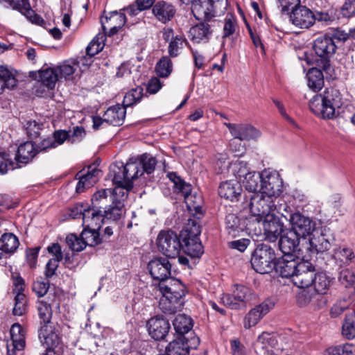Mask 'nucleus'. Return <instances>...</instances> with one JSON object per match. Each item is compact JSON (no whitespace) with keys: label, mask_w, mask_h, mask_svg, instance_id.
<instances>
[{"label":"nucleus","mask_w":355,"mask_h":355,"mask_svg":"<svg viewBox=\"0 0 355 355\" xmlns=\"http://www.w3.org/2000/svg\"><path fill=\"white\" fill-rule=\"evenodd\" d=\"M343 97L334 87L326 88L322 94L314 95L309 101V108L317 116L332 119L340 114Z\"/></svg>","instance_id":"1"},{"label":"nucleus","mask_w":355,"mask_h":355,"mask_svg":"<svg viewBox=\"0 0 355 355\" xmlns=\"http://www.w3.org/2000/svg\"><path fill=\"white\" fill-rule=\"evenodd\" d=\"M155 290L162 295L159 308L163 313L171 315L181 310L183 306L182 297L185 292L184 286L180 281L171 279L168 284L162 282Z\"/></svg>","instance_id":"2"},{"label":"nucleus","mask_w":355,"mask_h":355,"mask_svg":"<svg viewBox=\"0 0 355 355\" xmlns=\"http://www.w3.org/2000/svg\"><path fill=\"white\" fill-rule=\"evenodd\" d=\"M201 227L195 219H189L185 229L181 232L182 250L191 258H198L203 254V247L199 236Z\"/></svg>","instance_id":"3"},{"label":"nucleus","mask_w":355,"mask_h":355,"mask_svg":"<svg viewBox=\"0 0 355 355\" xmlns=\"http://www.w3.org/2000/svg\"><path fill=\"white\" fill-rule=\"evenodd\" d=\"M110 168L114 184L125 187L127 191H130L133 187V181L142 175L141 164L136 160L130 159L125 165L123 163L114 164Z\"/></svg>","instance_id":"4"},{"label":"nucleus","mask_w":355,"mask_h":355,"mask_svg":"<svg viewBox=\"0 0 355 355\" xmlns=\"http://www.w3.org/2000/svg\"><path fill=\"white\" fill-rule=\"evenodd\" d=\"M191 3L196 19L205 21L223 14L227 6V0H193Z\"/></svg>","instance_id":"5"},{"label":"nucleus","mask_w":355,"mask_h":355,"mask_svg":"<svg viewBox=\"0 0 355 355\" xmlns=\"http://www.w3.org/2000/svg\"><path fill=\"white\" fill-rule=\"evenodd\" d=\"M167 176L173 183L175 191L184 196V202L189 211H193L196 214H201L203 204L202 196L197 193H192L191 185L185 182L176 173H168Z\"/></svg>","instance_id":"6"},{"label":"nucleus","mask_w":355,"mask_h":355,"mask_svg":"<svg viewBox=\"0 0 355 355\" xmlns=\"http://www.w3.org/2000/svg\"><path fill=\"white\" fill-rule=\"evenodd\" d=\"M313 48L318 57L313 61L308 60V62L327 71L330 67L329 58L337 49L334 39L327 35L320 36L315 40Z\"/></svg>","instance_id":"7"},{"label":"nucleus","mask_w":355,"mask_h":355,"mask_svg":"<svg viewBox=\"0 0 355 355\" xmlns=\"http://www.w3.org/2000/svg\"><path fill=\"white\" fill-rule=\"evenodd\" d=\"M276 200L274 198L261 192L253 194L249 205L250 220L260 223L266 215L272 214V211L277 209Z\"/></svg>","instance_id":"8"},{"label":"nucleus","mask_w":355,"mask_h":355,"mask_svg":"<svg viewBox=\"0 0 355 355\" xmlns=\"http://www.w3.org/2000/svg\"><path fill=\"white\" fill-rule=\"evenodd\" d=\"M275 260L274 250L270 245L261 243L258 245L254 251L250 262L257 272L266 274L272 270Z\"/></svg>","instance_id":"9"},{"label":"nucleus","mask_w":355,"mask_h":355,"mask_svg":"<svg viewBox=\"0 0 355 355\" xmlns=\"http://www.w3.org/2000/svg\"><path fill=\"white\" fill-rule=\"evenodd\" d=\"M257 299V293L251 288L243 285H236L232 294L223 295L221 302L231 309H240Z\"/></svg>","instance_id":"10"},{"label":"nucleus","mask_w":355,"mask_h":355,"mask_svg":"<svg viewBox=\"0 0 355 355\" xmlns=\"http://www.w3.org/2000/svg\"><path fill=\"white\" fill-rule=\"evenodd\" d=\"M159 250L168 258H175L180 254L182 244L178 235L172 230L161 231L157 238Z\"/></svg>","instance_id":"11"},{"label":"nucleus","mask_w":355,"mask_h":355,"mask_svg":"<svg viewBox=\"0 0 355 355\" xmlns=\"http://www.w3.org/2000/svg\"><path fill=\"white\" fill-rule=\"evenodd\" d=\"M148 268L153 278L159 281L158 283L150 285L153 290L159 288L161 283L168 284L171 279H174L170 278L171 263L165 257H159L152 259L148 264Z\"/></svg>","instance_id":"12"},{"label":"nucleus","mask_w":355,"mask_h":355,"mask_svg":"<svg viewBox=\"0 0 355 355\" xmlns=\"http://www.w3.org/2000/svg\"><path fill=\"white\" fill-rule=\"evenodd\" d=\"M283 180L277 171L269 168L262 171V182L260 184L261 193L277 200L283 191Z\"/></svg>","instance_id":"13"},{"label":"nucleus","mask_w":355,"mask_h":355,"mask_svg":"<svg viewBox=\"0 0 355 355\" xmlns=\"http://www.w3.org/2000/svg\"><path fill=\"white\" fill-rule=\"evenodd\" d=\"M291 216L290 219L291 228L290 230L302 239V243H304L307 237L312 236L316 229V223L313 219L299 211L295 212Z\"/></svg>","instance_id":"14"},{"label":"nucleus","mask_w":355,"mask_h":355,"mask_svg":"<svg viewBox=\"0 0 355 355\" xmlns=\"http://www.w3.org/2000/svg\"><path fill=\"white\" fill-rule=\"evenodd\" d=\"M73 218L82 217L83 225L87 227L98 230L103 221L105 214L103 209L94 207L85 209L83 205L77 206L71 210Z\"/></svg>","instance_id":"15"},{"label":"nucleus","mask_w":355,"mask_h":355,"mask_svg":"<svg viewBox=\"0 0 355 355\" xmlns=\"http://www.w3.org/2000/svg\"><path fill=\"white\" fill-rule=\"evenodd\" d=\"M190 332V338L186 336H177V338L170 342L166 347L167 355H189V349H196L200 344L198 337L192 335Z\"/></svg>","instance_id":"16"},{"label":"nucleus","mask_w":355,"mask_h":355,"mask_svg":"<svg viewBox=\"0 0 355 355\" xmlns=\"http://www.w3.org/2000/svg\"><path fill=\"white\" fill-rule=\"evenodd\" d=\"M334 241V238L330 234L322 232L319 235L312 234L302 243V248H300L299 251L305 250L311 254L324 252L331 248Z\"/></svg>","instance_id":"17"},{"label":"nucleus","mask_w":355,"mask_h":355,"mask_svg":"<svg viewBox=\"0 0 355 355\" xmlns=\"http://www.w3.org/2000/svg\"><path fill=\"white\" fill-rule=\"evenodd\" d=\"M315 275V267L313 264L308 261L302 259L299 263L292 282L299 288H307L312 286Z\"/></svg>","instance_id":"18"},{"label":"nucleus","mask_w":355,"mask_h":355,"mask_svg":"<svg viewBox=\"0 0 355 355\" xmlns=\"http://www.w3.org/2000/svg\"><path fill=\"white\" fill-rule=\"evenodd\" d=\"M60 307V300L56 295L55 291H50L47 297L43 300H38L37 302V309L38 315L43 324H50L53 311L52 306Z\"/></svg>","instance_id":"19"},{"label":"nucleus","mask_w":355,"mask_h":355,"mask_svg":"<svg viewBox=\"0 0 355 355\" xmlns=\"http://www.w3.org/2000/svg\"><path fill=\"white\" fill-rule=\"evenodd\" d=\"M275 306V302L271 299H266L259 305L250 309L243 319V327L250 329L257 325L259 322Z\"/></svg>","instance_id":"20"},{"label":"nucleus","mask_w":355,"mask_h":355,"mask_svg":"<svg viewBox=\"0 0 355 355\" xmlns=\"http://www.w3.org/2000/svg\"><path fill=\"white\" fill-rule=\"evenodd\" d=\"M230 134L240 141L255 140L261 136V132L249 123H225Z\"/></svg>","instance_id":"21"},{"label":"nucleus","mask_w":355,"mask_h":355,"mask_svg":"<svg viewBox=\"0 0 355 355\" xmlns=\"http://www.w3.org/2000/svg\"><path fill=\"white\" fill-rule=\"evenodd\" d=\"M103 33L105 36H112L116 34L126 22L124 13L113 11L103 17L101 19Z\"/></svg>","instance_id":"22"},{"label":"nucleus","mask_w":355,"mask_h":355,"mask_svg":"<svg viewBox=\"0 0 355 355\" xmlns=\"http://www.w3.org/2000/svg\"><path fill=\"white\" fill-rule=\"evenodd\" d=\"M299 263L297 255H282L275 261L273 268L282 277L291 278L292 280Z\"/></svg>","instance_id":"23"},{"label":"nucleus","mask_w":355,"mask_h":355,"mask_svg":"<svg viewBox=\"0 0 355 355\" xmlns=\"http://www.w3.org/2000/svg\"><path fill=\"white\" fill-rule=\"evenodd\" d=\"M290 20L295 26L309 28L315 23L314 13L306 6L300 5L292 9Z\"/></svg>","instance_id":"24"},{"label":"nucleus","mask_w":355,"mask_h":355,"mask_svg":"<svg viewBox=\"0 0 355 355\" xmlns=\"http://www.w3.org/2000/svg\"><path fill=\"white\" fill-rule=\"evenodd\" d=\"M101 176V171L94 166H88L87 172L85 173L83 171H79L76 175V178L78 180L76 187V192L82 193L86 189L93 187Z\"/></svg>","instance_id":"25"},{"label":"nucleus","mask_w":355,"mask_h":355,"mask_svg":"<svg viewBox=\"0 0 355 355\" xmlns=\"http://www.w3.org/2000/svg\"><path fill=\"white\" fill-rule=\"evenodd\" d=\"M264 234L270 242H275L283 232L284 225L274 214L266 215L262 220Z\"/></svg>","instance_id":"26"},{"label":"nucleus","mask_w":355,"mask_h":355,"mask_svg":"<svg viewBox=\"0 0 355 355\" xmlns=\"http://www.w3.org/2000/svg\"><path fill=\"white\" fill-rule=\"evenodd\" d=\"M146 328L148 334L156 340H163L170 329L168 321L162 317L155 316L147 321Z\"/></svg>","instance_id":"27"},{"label":"nucleus","mask_w":355,"mask_h":355,"mask_svg":"<svg viewBox=\"0 0 355 355\" xmlns=\"http://www.w3.org/2000/svg\"><path fill=\"white\" fill-rule=\"evenodd\" d=\"M302 243V239L295 232L288 230L284 232L279 241V250L283 255H297V247Z\"/></svg>","instance_id":"28"},{"label":"nucleus","mask_w":355,"mask_h":355,"mask_svg":"<svg viewBox=\"0 0 355 355\" xmlns=\"http://www.w3.org/2000/svg\"><path fill=\"white\" fill-rule=\"evenodd\" d=\"M35 74V78L37 80V85L35 87H43L42 92L45 91L44 88L53 89L58 80H59V75L58 70L55 68H46L41 69L37 73L32 72Z\"/></svg>","instance_id":"29"},{"label":"nucleus","mask_w":355,"mask_h":355,"mask_svg":"<svg viewBox=\"0 0 355 355\" xmlns=\"http://www.w3.org/2000/svg\"><path fill=\"white\" fill-rule=\"evenodd\" d=\"M3 2L8 3L13 9L19 11L32 23L38 25L44 23L43 19L31 9L29 0H0V3Z\"/></svg>","instance_id":"30"},{"label":"nucleus","mask_w":355,"mask_h":355,"mask_svg":"<svg viewBox=\"0 0 355 355\" xmlns=\"http://www.w3.org/2000/svg\"><path fill=\"white\" fill-rule=\"evenodd\" d=\"M176 12L175 6L167 1H159L152 7V13L155 18L162 24L173 19Z\"/></svg>","instance_id":"31"},{"label":"nucleus","mask_w":355,"mask_h":355,"mask_svg":"<svg viewBox=\"0 0 355 355\" xmlns=\"http://www.w3.org/2000/svg\"><path fill=\"white\" fill-rule=\"evenodd\" d=\"M242 187L239 180H231L222 182L218 187L219 196L232 202L238 201L242 193Z\"/></svg>","instance_id":"32"},{"label":"nucleus","mask_w":355,"mask_h":355,"mask_svg":"<svg viewBox=\"0 0 355 355\" xmlns=\"http://www.w3.org/2000/svg\"><path fill=\"white\" fill-rule=\"evenodd\" d=\"M209 22L202 21L190 28L189 37L193 42L206 43L210 40L213 31Z\"/></svg>","instance_id":"33"},{"label":"nucleus","mask_w":355,"mask_h":355,"mask_svg":"<svg viewBox=\"0 0 355 355\" xmlns=\"http://www.w3.org/2000/svg\"><path fill=\"white\" fill-rule=\"evenodd\" d=\"M38 337L43 346L48 349H55L60 343V338L49 324H43L39 330Z\"/></svg>","instance_id":"34"},{"label":"nucleus","mask_w":355,"mask_h":355,"mask_svg":"<svg viewBox=\"0 0 355 355\" xmlns=\"http://www.w3.org/2000/svg\"><path fill=\"white\" fill-rule=\"evenodd\" d=\"M37 153L35 144L31 141H27L21 144L17 149V154L15 155V161H12L8 155V158L15 163L16 167L15 168L20 167L19 163L27 164L29 162Z\"/></svg>","instance_id":"35"},{"label":"nucleus","mask_w":355,"mask_h":355,"mask_svg":"<svg viewBox=\"0 0 355 355\" xmlns=\"http://www.w3.org/2000/svg\"><path fill=\"white\" fill-rule=\"evenodd\" d=\"M277 344V340L274 335L268 332H263L258 336L254 343V347L257 354L260 355H269Z\"/></svg>","instance_id":"36"},{"label":"nucleus","mask_w":355,"mask_h":355,"mask_svg":"<svg viewBox=\"0 0 355 355\" xmlns=\"http://www.w3.org/2000/svg\"><path fill=\"white\" fill-rule=\"evenodd\" d=\"M125 109L119 104L109 107L103 114L104 121L114 126L122 125L125 118Z\"/></svg>","instance_id":"37"},{"label":"nucleus","mask_w":355,"mask_h":355,"mask_svg":"<svg viewBox=\"0 0 355 355\" xmlns=\"http://www.w3.org/2000/svg\"><path fill=\"white\" fill-rule=\"evenodd\" d=\"M173 325L178 336H185L193 328V320L185 314H179L173 320Z\"/></svg>","instance_id":"38"},{"label":"nucleus","mask_w":355,"mask_h":355,"mask_svg":"<svg viewBox=\"0 0 355 355\" xmlns=\"http://www.w3.org/2000/svg\"><path fill=\"white\" fill-rule=\"evenodd\" d=\"M318 67L311 69L307 76V85L314 92L320 91L324 86V76L322 72V69H318Z\"/></svg>","instance_id":"39"},{"label":"nucleus","mask_w":355,"mask_h":355,"mask_svg":"<svg viewBox=\"0 0 355 355\" xmlns=\"http://www.w3.org/2000/svg\"><path fill=\"white\" fill-rule=\"evenodd\" d=\"M19 245V239L12 233H5L0 238V250L6 254H13Z\"/></svg>","instance_id":"40"},{"label":"nucleus","mask_w":355,"mask_h":355,"mask_svg":"<svg viewBox=\"0 0 355 355\" xmlns=\"http://www.w3.org/2000/svg\"><path fill=\"white\" fill-rule=\"evenodd\" d=\"M334 259L339 267L349 265L355 257L354 252L352 248L347 247H339L334 250Z\"/></svg>","instance_id":"41"},{"label":"nucleus","mask_w":355,"mask_h":355,"mask_svg":"<svg viewBox=\"0 0 355 355\" xmlns=\"http://www.w3.org/2000/svg\"><path fill=\"white\" fill-rule=\"evenodd\" d=\"M334 279L324 272L315 273L312 285L315 291L320 295L327 293Z\"/></svg>","instance_id":"42"},{"label":"nucleus","mask_w":355,"mask_h":355,"mask_svg":"<svg viewBox=\"0 0 355 355\" xmlns=\"http://www.w3.org/2000/svg\"><path fill=\"white\" fill-rule=\"evenodd\" d=\"M237 19L232 14H227L224 19L223 39L234 38L239 33Z\"/></svg>","instance_id":"43"},{"label":"nucleus","mask_w":355,"mask_h":355,"mask_svg":"<svg viewBox=\"0 0 355 355\" xmlns=\"http://www.w3.org/2000/svg\"><path fill=\"white\" fill-rule=\"evenodd\" d=\"M111 189H103L96 191L92 198V207L103 209L112 198Z\"/></svg>","instance_id":"44"},{"label":"nucleus","mask_w":355,"mask_h":355,"mask_svg":"<svg viewBox=\"0 0 355 355\" xmlns=\"http://www.w3.org/2000/svg\"><path fill=\"white\" fill-rule=\"evenodd\" d=\"M241 182L246 190L255 193L259 189H260V184L262 182V172L259 173L250 171Z\"/></svg>","instance_id":"45"},{"label":"nucleus","mask_w":355,"mask_h":355,"mask_svg":"<svg viewBox=\"0 0 355 355\" xmlns=\"http://www.w3.org/2000/svg\"><path fill=\"white\" fill-rule=\"evenodd\" d=\"M10 336L14 349L21 350L25 346V337L22 327L15 323L10 328Z\"/></svg>","instance_id":"46"},{"label":"nucleus","mask_w":355,"mask_h":355,"mask_svg":"<svg viewBox=\"0 0 355 355\" xmlns=\"http://www.w3.org/2000/svg\"><path fill=\"white\" fill-rule=\"evenodd\" d=\"M112 205L105 206L103 213L105 218L113 220H118L122 215V209L123 208V202L121 200L113 199Z\"/></svg>","instance_id":"47"},{"label":"nucleus","mask_w":355,"mask_h":355,"mask_svg":"<svg viewBox=\"0 0 355 355\" xmlns=\"http://www.w3.org/2000/svg\"><path fill=\"white\" fill-rule=\"evenodd\" d=\"M187 43V40L182 35H175V38L168 43V53L169 56L172 58L178 56Z\"/></svg>","instance_id":"48"},{"label":"nucleus","mask_w":355,"mask_h":355,"mask_svg":"<svg viewBox=\"0 0 355 355\" xmlns=\"http://www.w3.org/2000/svg\"><path fill=\"white\" fill-rule=\"evenodd\" d=\"M144 89L141 87H137L128 92L123 101V105L126 108L138 103L144 96Z\"/></svg>","instance_id":"49"},{"label":"nucleus","mask_w":355,"mask_h":355,"mask_svg":"<svg viewBox=\"0 0 355 355\" xmlns=\"http://www.w3.org/2000/svg\"><path fill=\"white\" fill-rule=\"evenodd\" d=\"M342 334L348 340L355 337V312L347 314L343 324Z\"/></svg>","instance_id":"50"},{"label":"nucleus","mask_w":355,"mask_h":355,"mask_svg":"<svg viewBox=\"0 0 355 355\" xmlns=\"http://www.w3.org/2000/svg\"><path fill=\"white\" fill-rule=\"evenodd\" d=\"M80 236L82 237L85 246H95L101 241L100 234L97 230L87 227L82 232Z\"/></svg>","instance_id":"51"},{"label":"nucleus","mask_w":355,"mask_h":355,"mask_svg":"<svg viewBox=\"0 0 355 355\" xmlns=\"http://www.w3.org/2000/svg\"><path fill=\"white\" fill-rule=\"evenodd\" d=\"M105 37V34L98 33L87 46L86 49L87 55L92 57L101 51L104 46Z\"/></svg>","instance_id":"52"},{"label":"nucleus","mask_w":355,"mask_h":355,"mask_svg":"<svg viewBox=\"0 0 355 355\" xmlns=\"http://www.w3.org/2000/svg\"><path fill=\"white\" fill-rule=\"evenodd\" d=\"M314 18L315 21H318L329 25L338 19V15L336 10L331 8L326 11H317L314 13Z\"/></svg>","instance_id":"53"},{"label":"nucleus","mask_w":355,"mask_h":355,"mask_svg":"<svg viewBox=\"0 0 355 355\" xmlns=\"http://www.w3.org/2000/svg\"><path fill=\"white\" fill-rule=\"evenodd\" d=\"M157 74L162 78H167L173 71V63L169 57L164 56L157 63Z\"/></svg>","instance_id":"54"},{"label":"nucleus","mask_w":355,"mask_h":355,"mask_svg":"<svg viewBox=\"0 0 355 355\" xmlns=\"http://www.w3.org/2000/svg\"><path fill=\"white\" fill-rule=\"evenodd\" d=\"M78 67V63L71 61H64L55 69L58 70V73H59V78H64L66 80H69L72 78V76Z\"/></svg>","instance_id":"55"},{"label":"nucleus","mask_w":355,"mask_h":355,"mask_svg":"<svg viewBox=\"0 0 355 355\" xmlns=\"http://www.w3.org/2000/svg\"><path fill=\"white\" fill-rule=\"evenodd\" d=\"M226 229L230 234L236 236L240 231H243L240 219L234 214H229L225 218Z\"/></svg>","instance_id":"56"},{"label":"nucleus","mask_w":355,"mask_h":355,"mask_svg":"<svg viewBox=\"0 0 355 355\" xmlns=\"http://www.w3.org/2000/svg\"><path fill=\"white\" fill-rule=\"evenodd\" d=\"M137 163L141 164L142 174L144 172L148 174H150L155 171L157 160L151 155L145 153L140 156Z\"/></svg>","instance_id":"57"},{"label":"nucleus","mask_w":355,"mask_h":355,"mask_svg":"<svg viewBox=\"0 0 355 355\" xmlns=\"http://www.w3.org/2000/svg\"><path fill=\"white\" fill-rule=\"evenodd\" d=\"M230 169L239 182L250 172L248 168L247 163L243 161H236L232 163L230 166Z\"/></svg>","instance_id":"58"},{"label":"nucleus","mask_w":355,"mask_h":355,"mask_svg":"<svg viewBox=\"0 0 355 355\" xmlns=\"http://www.w3.org/2000/svg\"><path fill=\"white\" fill-rule=\"evenodd\" d=\"M353 345L345 343L331 346L324 351V355H354Z\"/></svg>","instance_id":"59"},{"label":"nucleus","mask_w":355,"mask_h":355,"mask_svg":"<svg viewBox=\"0 0 355 355\" xmlns=\"http://www.w3.org/2000/svg\"><path fill=\"white\" fill-rule=\"evenodd\" d=\"M28 310L27 298L22 293H17L15 297V306L12 313L15 315L21 316Z\"/></svg>","instance_id":"60"},{"label":"nucleus","mask_w":355,"mask_h":355,"mask_svg":"<svg viewBox=\"0 0 355 355\" xmlns=\"http://www.w3.org/2000/svg\"><path fill=\"white\" fill-rule=\"evenodd\" d=\"M338 281L346 288L354 286L355 284V270L347 268L341 270L339 273Z\"/></svg>","instance_id":"61"},{"label":"nucleus","mask_w":355,"mask_h":355,"mask_svg":"<svg viewBox=\"0 0 355 355\" xmlns=\"http://www.w3.org/2000/svg\"><path fill=\"white\" fill-rule=\"evenodd\" d=\"M0 79L1 83L8 89H12L16 85L17 80L14 76L3 66H0Z\"/></svg>","instance_id":"62"},{"label":"nucleus","mask_w":355,"mask_h":355,"mask_svg":"<svg viewBox=\"0 0 355 355\" xmlns=\"http://www.w3.org/2000/svg\"><path fill=\"white\" fill-rule=\"evenodd\" d=\"M42 125V123H38L35 121H27L24 125L28 136L31 139L39 137Z\"/></svg>","instance_id":"63"},{"label":"nucleus","mask_w":355,"mask_h":355,"mask_svg":"<svg viewBox=\"0 0 355 355\" xmlns=\"http://www.w3.org/2000/svg\"><path fill=\"white\" fill-rule=\"evenodd\" d=\"M66 242L72 251L80 252L86 247L82 237H78L73 234L67 236Z\"/></svg>","instance_id":"64"}]
</instances>
